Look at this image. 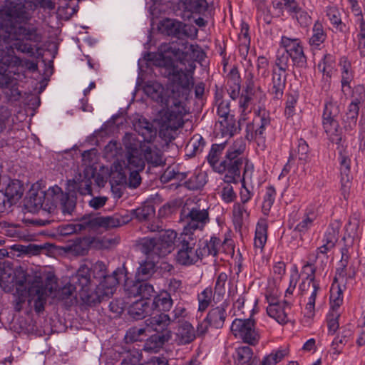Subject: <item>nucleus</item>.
Wrapping results in <instances>:
<instances>
[{
    "label": "nucleus",
    "instance_id": "bf43d9fd",
    "mask_svg": "<svg viewBox=\"0 0 365 365\" xmlns=\"http://www.w3.org/2000/svg\"><path fill=\"white\" fill-rule=\"evenodd\" d=\"M289 53L286 51V50L282 52L278 51L277 58L275 61V65L278 67V71L277 72H280L282 74L289 69Z\"/></svg>",
    "mask_w": 365,
    "mask_h": 365
},
{
    "label": "nucleus",
    "instance_id": "13d9d810",
    "mask_svg": "<svg viewBox=\"0 0 365 365\" xmlns=\"http://www.w3.org/2000/svg\"><path fill=\"white\" fill-rule=\"evenodd\" d=\"M14 250L25 255H39L43 247L40 245L29 244V245H15Z\"/></svg>",
    "mask_w": 365,
    "mask_h": 365
},
{
    "label": "nucleus",
    "instance_id": "7ed1b4c3",
    "mask_svg": "<svg viewBox=\"0 0 365 365\" xmlns=\"http://www.w3.org/2000/svg\"><path fill=\"white\" fill-rule=\"evenodd\" d=\"M18 289L24 290L34 302V309L40 313L44 309L48 296L53 292V288L50 283H44L38 275L29 274L21 270L16 274Z\"/></svg>",
    "mask_w": 365,
    "mask_h": 365
},
{
    "label": "nucleus",
    "instance_id": "c9c22d12",
    "mask_svg": "<svg viewBox=\"0 0 365 365\" xmlns=\"http://www.w3.org/2000/svg\"><path fill=\"white\" fill-rule=\"evenodd\" d=\"M206 182V174L200 170H195L185 181L184 185L188 190H197L203 187Z\"/></svg>",
    "mask_w": 365,
    "mask_h": 365
},
{
    "label": "nucleus",
    "instance_id": "4be33fe9",
    "mask_svg": "<svg viewBox=\"0 0 365 365\" xmlns=\"http://www.w3.org/2000/svg\"><path fill=\"white\" fill-rule=\"evenodd\" d=\"M241 89V78L237 67L234 66L227 75V91L232 100L238 98Z\"/></svg>",
    "mask_w": 365,
    "mask_h": 365
},
{
    "label": "nucleus",
    "instance_id": "72a5a7b5",
    "mask_svg": "<svg viewBox=\"0 0 365 365\" xmlns=\"http://www.w3.org/2000/svg\"><path fill=\"white\" fill-rule=\"evenodd\" d=\"M143 153L147 163L153 167L165 164L161 151L155 147L147 146L143 148Z\"/></svg>",
    "mask_w": 365,
    "mask_h": 365
},
{
    "label": "nucleus",
    "instance_id": "473e14b6",
    "mask_svg": "<svg viewBox=\"0 0 365 365\" xmlns=\"http://www.w3.org/2000/svg\"><path fill=\"white\" fill-rule=\"evenodd\" d=\"M134 128L145 141H150L156 135V130L153 124L145 118H139L134 123Z\"/></svg>",
    "mask_w": 365,
    "mask_h": 365
},
{
    "label": "nucleus",
    "instance_id": "37998d69",
    "mask_svg": "<svg viewBox=\"0 0 365 365\" xmlns=\"http://www.w3.org/2000/svg\"><path fill=\"white\" fill-rule=\"evenodd\" d=\"M326 13L327 16L334 28L337 31H342L345 25L341 21L338 9L335 6H328L327 7Z\"/></svg>",
    "mask_w": 365,
    "mask_h": 365
},
{
    "label": "nucleus",
    "instance_id": "6e6552de",
    "mask_svg": "<svg viewBox=\"0 0 365 365\" xmlns=\"http://www.w3.org/2000/svg\"><path fill=\"white\" fill-rule=\"evenodd\" d=\"M160 57V66H163L168 71V76L171 78L173 82L182 89L190 90L193 86V76L187 73L183 68H178L175 65L173 57H165L162 53L159 54Z\"/></svg>",
    "mask_w": 365,
    "mask_h": 365
},
{
    "label": "nucleus",
    "instance_id": "09e8293b",
    "mask_svg": "<svg viewBox=\"0 0 365 365\" xmlns=\"http://www.w3.org/2000/svg\"><path fill=\"white\" fill-rule=\"evenodd\" d=\"M184 3L185 12L200 14L206 9L205 0H180Z\"/></svg>",
    "mask_w": 365,
    "mask_h": 365
},
{
    "label": "nucleus",
    "instance_id": "0e129e2a",
    "mask_svg": "<svg viewBox=\"0 0 365 365\" xmlns=\"http://www.w3.org/2000/svg\"><path fill=\"white\" fill-rule=\"evenodd\" d=\"M60 206L64 215H71L76 207V201L73 197H71L68 193H65L63 199L62 198L61 200Z\"/></svg>",
    "mask_w": 365,
    "mask_h": 365
},
{
    "label": "nucleus",
    "instance_id": "5fc2aeb1",
    "mask_svg": "<svg viewBox=\"0 0 365 365\" xmlns=\"http://www.w3.org/2000/svg\"><path fill=\"white\" fill-rule=\"evenodd\" d=\"M145 168L144 160L133 153L130 154L127 158L126 169L129 171H142Z\"/></svg>",
    "mask_w": 365,
    "mask_h": 365
},
{
    "label": "nucleus",
    "instance_id": "5701e85b",
    "mask_svg": "<svg viewBox=\"0 0 365 365\" xmlns=\"http://www.w3.org/2000/svg\"><path fill=\"white\" fill-rule=\"evenodd\" d=\"M152 307L150 302L139 299L133 302L128 308L129 315L134 319L138 320L151 315Z\"/></svg>",
    "mask_w": 365,
    "mask_h": 365
},
{
    "label": "nucleus",
    "instance_id": "680f3d73",
    "mask_svg": "<svg viewBox=\"0 0 365 365\" xmlns=\"http://www.w3.org/2000/svg\"><path fill=\"white\" fill-rule=\"evenodd\" d=\"M365 100V89L364 86L358 85L355 86L352 91L351 101L349 104H354L356 107H359Z\"/></svg>",
    "mask_w": 365,
    "mask_h": 365
},
{
    "label": "nucleus",
    "instance_id": "f03ea898",
    "mask_svg": "<svg viewBox=\"0 0 365 365\" xmlns=\"http://www.w3.org/2000/svg\"><path fill=\"white\" fill-rule=\"evenodd\" d=\"M196 242L193 233L181 232L178 235L173 230H166L161 231L158 237L143 238L140 246L142 252L152 259L165 257L177 247V262L190 266L200 261Z\"/></svg>",
    "mask_w": 365,
    "mask_h": 365
},
{
    "label": "nucleus",
    "instance_id": "774afa93",
    "mask_svg": "<svg viewBox=\"0 0 365 365\" xmlns=\"http://www.w3.org/2000/svg\"><path fill=\"white\" fill-rule=\"evenodd\" d=\"M245 204L240 202H235L233 205L232 215L234 220L237 223H241L244 217V215H249V213L245 207Z\"/></svg>",
    "mask_w": 365,
    "mask_h": 365
},
{
    "label": "nucleus",
    "instance_id": "f8f14e48",
    "mask_svg": "<svg viewBox=\"0 0 365 365\" xmlns=\"http://www.w3.org/2000/svg\"><path fill=\"white\" fill-rule=\"evenodd\" d=\"M243 158H235L225 154L220 163V165H222V169L220 170H215V172L220 174L225 173L223 178L225 182L236 183L240 178V170L243 165Z\"/></svg>",
    "mask_w": 365,
    "mask_h": 365
},
{
    "label": "nucleus",
    "instance_id": "4d7b16f0",
    "mask_svg": "<svg viewBox=\"0 0 365 365\" xmlns=\"http://www.w3.org/2000/svg\"><path fill=\"white\" fill-rule=\"evenodd\" d=\"M320 289H321V288H320L319 284H318L314 287H312V289L310 290V292H307L304 294V295L309 296L308 302L306 305V310L307 311V314L308 315V317H311V316L314 315L316 297H317L318 292L320 291Z\"/></svg>",
    "mask_w": 365,
    "mask_h": 365
},
{
    "label": "nucleus",
    "instance_id": "cd10ccee",
    "mask_svg": "<svg viewBox=\"0 0 365 365\" xmlns=\"http://www.w3.org/2000/svg\"><path fill=\"white\" fill-rule=\"evenodd\" d=\"M289 310L290 305L287 301L281 302L277 307H267L268 315L281 324H284L288 322L289 318L287 312Z\"/></svg>",
    "mask_w": 365,
    "mask_h": 365
},
{
    "label": "nucleus",
    "instance_id": "a211bd4d",
    "mask_svg": "<svg viewBox=\"0 0 365 365\" xmlns=\"http://www.w3.org/2000/svg\"><path fill=\"white\" fill-rule=\"evenodd\" d=\"M229 304L227 302H223L220 305L212 307L208 312L206 319L210 327L215 329L222 328L226 318L228 316L227 309Z\"/></svg>",
    "mask_w": 365,
    "mask_h": 365
},
{
    "label": "nucleus",
    "instance_id": "e2e57ef3",
    "mask_svg": "<svg viewBox=\"0 0 365 365\" xmlns=\"http://www.w3.org/2000/svg\"><path fill=\"white\" fill-rule=\"evenodd\" d=\"M144 328H139L137 327H133L130 328L125 336V339L127 343H133L138 341H141V336H143L145 333Z\"/></svg>",
    "mask_w": 365,
    "mask_h": 365
},
{
    "label": "nucleus",
    "instance_id": "7c9ffc66",
    "mask_svg": "<svg viewBox=\"0 0 365 365\" xmlns=\"http://www.w3.org/2000/svg\"><path fill=\"white\" fill-rule=\"evenodd\" d=\"M341 76V91L346 95L351 89L350 83L354 79V73L351 70L350 62L346 59H341L340 61Z\"/></svg>",
    "mask_w": 365,
    "mask_h": 365
},
{
    "label": "nucleus",
    "instance_id": "6ab92c4d",
    "mask_svg": "<svg viewBox=\"0 0 365 365\" xmlns=\"http://www.w3.org/2000/svg\"><path fill=\"white\" fill-rule=\"evenodd\" d=\"M341 258L339 262V267L336 269V274L334 277L335 282L339 283L346 282L347 279H353L355 276L356 271L354 267L347 268L349 256L348 255V249L343 247L341 250Z\"/></svg>",
    "mask_w": 365,
    "mask_h": 365
},
{
    "label": "nucleus",
    "instance_id": "a19ab883",
    "mask_svg": "<svg viewBox=\"0 0 365 365\" xmlns=\"http://www.w3.org/2000/svg\"><path fill=\"white\" fill-rule=\"evenodd\" d=\"M186 110L184 106V103L180 101L173 102V106H171L169 110V119L173 118L176 121L178 126L182 125V118L185 115Z\"/></svg>",
    "mask_w": 365,
    "mask_h": 365
},
{
    "label": "nucleus",
    "instance_id": "393cba45",
    "mask_svg": "<svg viewBox=\"0 0 365 365\" xmlns=\"http://www.w3.org/2000/svg\"><path fill=\"white\" fill-rule=\"evenodd\" d=\"M196 337L192 325L187 322H180L176 331V341L178 344L185 345L191 343Z\"/></svg>",
    "mask_w": 365,
    "mask_h": 365
},
{
    "label": "nucleus",
    "instance_id": "3c124183",
    "mask_svg": "<svg viewBox=\"0 0 365 365\" xmlns=\"http://www.w3.org/2000/svg\"><path fill=\"white\" fill-rule=\"evenodd\" d=\"M239 101H238V107L239 112L240 113V120H246L247 118V115L251 113L252 108L251 104L252 102L250 101V98L247 96H245L241 93L239 95Z\"/></svg>",
    "mask_w": 365,
    "mask_h": 365
},
{
    "label": "nucleus",
    "instance_id": "4c0bfd02",
    "mask_svg": "<svg viewBox=\"0 0 365 365\" xmlns=\"http://www.w3.org/2000/svg\"><path fill=\"white\" fill-rule=\"evenodd\" d=\"M156 271V265L153 261L145 260L140 264L136 272L138 280L146 281L150 279Z\"/></svg>",
    "mask_w": 365,
    "mask_h": 365
},
{
    "label": "nucleus",
    "instance_id": "1a4fd4ad",
    "mask_svg": "<svg viewBox=\"0 0 365 365\" xmlns=\"http://www.w3.org/2000/svg\"><path fill=\"white\" fill-rule=\"evenodd\" d=\"M185 225L182 232L193 233L195 230H202L210 222L207 209L200 208L198 205L189 208L184 207L182 211Z\"/></svg>",
    "mask_w": 365,
    "mask_h": 365
},
{
    "label": "nucleus",
    "instance_id": "423d86ee",
    "mask_svg": "<svg viewBox=\"0 0 365 365\" xmlns=\"http://www.w3.org/2000/svg\"><path fill=\"white\" fill-rule=\"evenodd\" d=\"M271 117L269 110L259 106L255 110V117L251 123H247L245 129L246 138L255 140L258 145L264 144L265 131L271 127Z\"/></svg>",
    "mask_w": 365,
    "mask_h": 365
},
{
    "label": "nucleus",
    "instance_id": "f3484780",
    "mask_svg": "<svg viewBox=\"0 0 365 365\" xmlns=\"http://www.w3.org/2000/svg\"><path fill=\"white\" fill-rule=\"evenodd\" d=\"M91 222V230L97 226L103 227L107 229L114 228L126 224L130 218L128 216H121L115 214L112 216L93 217H89Z\"/></svg>",
    "mask_w": 365,
    "mask_h": 365
},
{
    "label": "nucleus",
    "instance_id": "dca6fc26",
    "mask_svg": "<svg viewBox=\"0 0 365 365\" xmlns=\"http://www.w3.org/2000/svg\"><path fill=\"white\" fill-rule=\"evenodd\" d=\"M320 214L319 206L316 204L309 205L301 220L296 225L294 231L298 232L300 235L307 233L314 225V222Z\"/></svg>",
    "mask_w": 365,
    "mask_h": 365
},
{
    "label": "nucleus",
    "instance_id": "8fccbe9b",
    "mask_svg": "<svg viewBox=\"0 0 365 365\" xmlns=\"http://www.w3.org/2000/svg\"><path fill=\"white\" fill-rule=\"evenodd\" d=\"M276 190L273 186H269L266 188V192L263 197L262 206V212L268 215L270 209L275 200Z\"/></svg>",
    "mask_w": 365,
    "mask_h": 365
},
{
    "label": "nucleus",
    "instance_id": "6e6d98bb",
    "mask_svg": "<svg viewBox=\"0 0 365 365\" xmlns=\"http://www.w3.org/2000/svg\"><path fill=\"white\" fill-rule=\"evenodd\" d=\"M330 304L333 310L338 309L343 302L342 290L339 286L333 284L330 291Z\"/></svg>",
    "mask_w": 365,
    "mask_h": 365
},
{
    "label": "nucleus",
    "instance_id": "9b49d317",
    "mask_svg": "<svg viewBox=\"0 0 365 365\" xmlns=\"http://www.w3.org/2000/svg\"><path fill=\"white\" fill-rule=\"evenodd\" d=\"M217 114L222 118L220 121L223 127L222 134L232 137L236 132L237 127L234 115L231 114L230 102L222 98L216 99Z\"/></svg>",
    "mask_w": 365,
    "mask_h": 365
},
{
    "label": "nucleus",
    "instance_id": "2f4dec72",
    "mask_svg": "<svg viewBox=\"0 0 365 365\" xmlns=\"http://www.w3.org/2000/svg\"><path fill=\"white\" fill-rule=\"evenodd\" d=\"M130 293L134 296H140L141 299L150 302V297H155V289L153 286L145 281H140L133 284L130 288Z\"/></svg>",
    "mask_w": 365,
    "mask_h": 365
},
{
    "label": "nucleus",
    "instance_id": "412c9836",
    "mask_svg": "<svg viewBox=\"0 0 365 365\" xmlns=\"http://www.w3.org/2000/svg\"><path fill=\"white\" fill-rule=\"evenodd\" d=\"M220 245V239L215 236H212L209 240H206L200 242L197 246L200 260L208 256L215 257L218 253Z\"/></svg>",
    "mask_w": 365,
    "mask_h": 365
},
{
    "label": "nucleus",
    "instance_id": "c85d7f7f",
    "mask_svg": "<svg viewBox=\"0 0 365 365\" xmlns=\"http://www.w3.org/2000/svg\"><path fill=\"white\" fill-rule=\"evenodd\" d=\"M152 310H158L165 313L170 310L173 307V301L170 294L165 291L161 292L155 295L152 302H150Z\"/></svg>",
    "mask_w": 365,
    "mask_h": 365
},
{
    "label": "nucleus",
    "instance_id": "052dcab7",
    "mask_svg": "<svg viewBox=\"0 0 365 365\" xmlns=\"http://www.w3.org/2000/svg\"><path fill=\"white\" fill-rule=\"evenodd\" d=\"M227 278V274L225 272L220 273L217 277L215 286V295L217 296L218 299L222 297L225 293V284Z\"/></svg>",
    "mask_w": 365,
    "mask_h": 365
},
{
    "label": "nucleus",
    "instance_id": "864d4df0",
    "mask_svg": "<svg viewBox=\"0 0 365 365\" xmlns=\"http://www.w3.org/2000/svg\"><path fill=\"white\" fill-rule=\"evenodd\" d=\"M12 48L18 51L26 53L31 57L35 55V46L31 43L26 42V40L22 38L16 39L12 44Z\"/></svg>",
    "mask_w": 365,
    "mask_h": 365
},
{
    "label": "nucleus",
    "instance_id": "49530a36",
    "mask_svg": "<svg viewBox=\"0 0 365 365\" xmlns=\"http://www.w3.org/2000/svg\"><path fill=\"white\" fill-rule=\"evenodd\" d=\"M326 37L322 24L316 22L312 29V36L309 38L310 45L318 46L325 41Z\"/></svg>",
    "mask_w": 365,
    "mask_h": 365
},
{
    "label": "nucleus",
    "instance_id": "4468645a",
    "mask_svg": "<svg viewBox=\"0 0 365 365\" xmlns=\"http://www.w3.org/2000/svg\"><path fill=\"white\" fill-rule=\"evenodd\" d=\"M341 222L339 220H334L330 222L322 238V245L317 250L314 257L317 258L319 253L326 255L334 248L339 240V230Z\"/></svg>",
    "mask_w": 365,
    "mask_h": 365
},
{
    "label": "nucleus",
    "instance_id": "de8ad7c7",
    "mask_svg": "<svg viewBox=\"0 0 365 365\" xmlns=\"http://www.w3.org/2000/svg\"><path fill=\"white\" fill-rule=\"evenodd\" d=\"M89 217H82L78 222L68 225L65 227V235H70L83 230H91Z\"/></svg>",
    "mask_w": 365,
    "mask_h": 365
},
{
    "label": "nucleus",
    "instance_id": "aec40b11",
    "mask_svg": "<svg viewBox=\"0 0 365 365\" xmlns=\"http://www.w3.org/2000/svg\"><path fill=\"white\" fill-rule=\"evenodd\" d=\"M160 29L163 33L168 36H175L178 38L187 36L185 24L175 19H166L163 20L160 24Z\"/></svg>",
    "mask_w": 365,
    "mask_h": 365
},
{
    "label": "nucleus",
    "instance_id": "bb28decb",
    "mask_svg": "<svg viewBox=\"0 0 365 365\" xmlns=\"http://www.w3.org/2000/svg\"><path fill=\"white\" fill-rule=\"evenodd\" d=\"M286 80L285 74L281 73V71L277 72L276 70L273 71L272 84L269 92L274 99L278 100L282 97L286 86Z\"/></svg>",
    "mask_w": 365,
    "mask_h": 365
},
{
    "label": "nucleus",
    "instance_id": "0eeeda50",
    "mask_svg": "<svg viewBox=\"0 0 365 365\" xmlns=\"http://www.w3.org/2000/svg\"><path fill=\"white\" fill-rule=\"evenodd\" d=\"M339 113V106L336 103L328 102L324 105L322 115L323 128L329 140L336 145H341L342 141V132L337 120Z\"/></svg>",
    "mask_w": 365,
    "mask_h": 365
},
{
    "label": "nucleus",
    "instance_id": "338daca9",
    "mask_svg": "<svg viewBox=\"0 0 365 365\" xmlns=\"http://www.w3.org/2000/svg\"><path fill=\"white\" fill-rule=\"evenodd\" d=\"M142 359V354L138 350L128 351L121 361V365H138Z\"/></svg>",
    "mask_w": 365,
    "mask_h": 365
},
{
    "label": "nucleus",
    "instance_id": "69168bd1",
    "mask_svg": "<svg viewBox=\"0 0 365 365\" xmlns=\"http://www.w3.org/2000/svg\"><path fill=\"white\" fill-rule=\"evenodd\" d=\"M133 212L136 219L144 221L154 214V209L152 206L145 205L133 210Z\"/></svg>",
    "mask_w": 365,
    "mask_h": 365
},
{
    "label": "nucleus",
    "instance_id": "a878e982",
    "mask_svg": "<svg viewBox=\"0 0 365 365\" xmlns=\"http://www.w3.org/2000/svg\"><path fill=\"white\" fill-rule=\"evenodd\" d=\"M2 190L8 200L14 205L21 198L24 188L20 180H9Z\"/></svg>",
    "mask_w": 365,
    "mask_h": 365
},
{
    "label": "nucleus",
    "instance_id": "c756f323",
    "mask_svg": "<svg viewBox=\"0 0 365 365\" xmlns=\"http://www.w3.org/2000/svg\"><path fill=\"white\" fill-rule=\"evenodd\" d=\"M225 148V144L220 143L212 144L210 149V151L206 157V159L207 163H209V165L214 171L220 170L222 169V165H220V160L222 158Z\"/></svg>",
    "mask_w": 365,
    "mask_h": 365
},
{
    "label": "nucleus",
    "instance_id": "ddd939ff",
    "mask_svg": "<svg viewBox=\"0 0 365 365\" xmlns=\"http://www.w3.org/2000/svg\"><path fill=\"white\" fill-rule=\"evenodd\" d=\"M281 44L285 48L293 65L298 68H304L307 65V58L304 53L301 41L298 38L282 36Z\"/></svg>",
    "mask_w": 365,
    "mask_h": 365
},
{
    "label": "nucleus",
    "instance_id": "39448f33",
    "mask_svg": "<svg viewBox=\"0 0 365 365\" xmlns=\"http://www.w3.org/2000/svg\"><path fill=\"white\" fill-rule=\"evenodd\" d=\"M159 51L165 57H173L181 64L185 65L187 57L191 60L201 62L205 57L202 49L197 44H188L187 41H172L162 43Z\"/></svg>",
    "mask_w": 365,
    "mask_h": 365
},
{
    "label": "nucleus",
    "instance_id": "c03bdc74",
    "mask_svg": "<svg viewBox=\"0 0 365 365\" xmlns=\"http://www.w3.org/2000/svg\"><path fill=\"white\" fill-rule=\"evenodd\" d=\"M215 294H213L212 289L211 287H207L202 292L198 294V311H205L211 304L212 300L215 297Z\"/></svg>",
    "mask_w": 365,
    "mask_h": 365
},
{
    "label": "nucleus",
    "instance_id": "79ce46f5",
    "mask_svg": "<svg viewBox=\"0 0 365 365\" xmlns=\"http://www.w3.org/2000/svg\"><path fill=\"white\" fill-rule=\"evenodd\" d=\"M205 145V140L199 134L194 135L190 140L186 149L190 152L189 155L195 156L201 153Z\"/></svg>",
    "mask_w": 365,
    "mask_h": 365
},
{
    "label": "nucleus",
    "instance_id": "20e7f679",
    "mask_svg": "<svg viewBox=\"0 0 365 365\" xmlns=\"http://www.w3.org/2000/svg\"><path fill=\"white\" fill-rule=\"evenodd\" d=\"M147 328L156 332H162L161 334H155L150 337L144 345V349L148 351H157L165 342H168L172 336L171 331L168 327L171 324L169 314L158 313L151 315L145 319Z\"/></svg>",
    "mask_w": 365,
    "mask_h": 365
},
{
    "label": "nucleus",
    "instance_id": "ea45409f",
    "mask_svg": "<svg viewBox=\"0 0 365 365\" xmlns=\"http://www.w3.org/2000/svg\"><path fill=\"white\" fill-rule=\"evenodd\" d=\"M267 225L265 222H259L257 224L255 230V236L254 239V245L255 248L261 251L267 242Z\"/></svg>",
    "mask_w": 365,
    "mask_h": 365
},
{
    "label": "nucleus",
    "instance_id": "603ef678",
    "mask_svg": "<svg viewBox=\"0 0 365 365\" xmlns=\"http://www.w3.org/2000/svg\"><path fill=\"white\" fill-rule=\"evenodd\" d=\"M246 148L245 141L242 138H239L235 140L233 144L228 148L226 155L235 158H243L241 155Z\"/></svg>",
    "mask_w": 365,
    "mask_h": 365
},
{
    "label": "nucleus",
    "instance_id": "b1692460",
    "mask_svg": "<svg viewBox=\"0 0 365 365\" xmlns=\"http://www.w3.org/2000/svg\"><path fill=\"white\" fill-rule=\"evenodd\" d=\"M16 34L22 37V39L38 44L43 41V34L37 26L32 24L19 26L16 29Z\"/></svg>",
    "mask_w": 365,
    "mask_h": 365
},
{
    "label": "nucleus",
    "instance_id": "2eb2a0df",
    "mask_svg": "<svg viewBox=\"0 0 365 365\" xmlns=\"http://www.w3.org/2000/svg\"><path fill=\"white\" fill-rule=\"evenodd\" d=\"M65 192L62 191V189L55 185L50 187L44 195V199L42 201L41 197H38L36 200L35 205H38L43 207V210H47L48 212H53L58 205H60L62 198L63 199Z\"/></svg>",
    "mask_w": 365,
    "mask_h": 365
},
{
    "label": "nucleus",
    "instance_id": "9d476101",
    "mask_svg": "<svg viewBox=\"0 0 365 365\" xmlns=\"http://www.w3.org/2000/svg\"><path fill=\"white\" fill-rule=\"evenodd\" d=\"M231 331L236 338L242 339L250 345H255L259 339V334L255 329V322L251 319H235L231 325Z\"/></svg>",
    "mask_w": 365,
    "mask_h": 365
},
{
    "label": "nucleus",
    "instance_id": "e433bc0d",
    "mask_svg": "<svg viewBox=\"0 0 365 365\" xmlns=\"http://www.w3.org/2000/svg\"><path fill=\"white\" fill-rule=\"evenodd\" d=\"M252 171L253 165L246 163L243 171L242 188L240 192V203L246 204L253 196V192H251L245 185V179L252 178Z\"/></svg>",
    "mask_w": 365,
    "mask_h": 365
},
{
    "label": "nucleus",
    "instance_id": "f704fd0d",
    "mask_svg": "<svg viewBox=\"0 0 365 365\" xmlns=\"http://www.w3.org/2000/svg\"><path fill=\"white\" fill-rule=\"evenodd\" d=\"M359 107H356L354 104L348 106L347 111L343 118V126L346 131L351 132L356 126Z\"/></svg>",
    "mask_w": 365,
    "mask_h": 365
},
{
    "label": "nucleus",
    "instance_id": "58836bf2",
    "mask_svg": "<svg viewBox=\"0 0 365 365\" xmlns=\"http://www.w3.org/2000/svg\"><path fill=\"white\" fill-rule=\"evenodd\" d=\"M253 352L250 347L244 346L236 349L235 361L236 365H252L255 359H252Z\"/></svg>",
    "mask_w": 365,
    "mask_h": 365
},
{
    "label": "nucleus",
    "instance_id": "a18cd8bd",
    "mask_svg": "<svg viewBox=\"0 0 365 365\" xmlns=\"http://www.w3.org/2000/svg\"><path fill=\"white\" fill-rule=\"evenodd\" d=\"M163 87L158 83L148 84L145 88V93L157 102H163Z\"/></svg>",
    "mask_w": 365,
    "mask_h": 365
},
{
    "label": "nucleus",
    "instance_id": "f257e3e1",
    "mask_svg": "<svg viewBox=\"0 0 365 365\" xmlns=\"http://www.w3.org/2000/svg\"><path fill=\"white\" fill-rule=\"evenodd\" d=\"M92 272L95 278L103 279L96 287L95 290L92 289L91 279V269L86 264L81 265L76 273L70 279L69 295L73 292L78 293L81 299L87 304L101 302L106 298L110 297L115 291L116 286L123 279H125V270L118 268L111 275H107L106 266L101 261L96 262L92 267Z\"/></svg>",
    "mask_w": 365,
    "mask_h": 365
}]
</instances>
